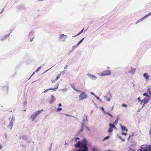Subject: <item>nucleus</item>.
<instances>
[{
  "label": "nucleus",
  "instance_id": "obj_1",
  "mask_svg": "<svg viewBox=\"0 0 151 151\" xmlns=\"http://www.w3.org/2000/svg\"><path fill=\"white\" fill-rule=\"evenodd\" d=\"M75 147L81 148L78 149V151H88V148L86 146V139H84L81 142L80 140L75 145Z\"/></svg>",
  "mask_w": 151,
  "mask_h": 151
},
{
  "label": "nucleus",
  "instance_id": "obj_2",
  "mask_svg": "<svg viewBox=\"0 0 151 151\" xmlns=\"http://www.w3.org/2000/svg\"><path fill=\"white\" fill-rule=\"evenodd\" d=\"M10 121L9 124L8 125V127L11 130L13 126V123H14L15 120V117L14 115L10 116L9 118Z\"/></svg>",
  "mask_w": 151,
  "mask_h": 151
},
{
  "label": "nucleus",
  "instance_id": "obj_3",
  "mask_svg": "<svg viewBox=\"0 0 151 151\" xmlns=\"http://www.w3.org/2000/svg\"><path fill=\"white\" fill-rule=\"evenodd\" d=\"M43 111V109H41L40 110H38L31 115L30 117V118L32 120V121H33L37 117V116L39 114H41Z\"/></svg>",
  "mask_w": 151,
  "mask_h": 151
},
{
  "label": "nucleus",
  "instance_id": "obj_4",
  "mask_svg": "<svg viewBox=\"0 0 151 151\" xmlns=\"http://www.w3.org/2000/svg\"><path fill=\"white\" fill-rule=\"evenodd\" d=\"M67 37L68 36L67 35H64L62 33H60L59 35L58 39L61 42H65Z\"/></svg>",
  "mask_w": 151,
  "mask_h": 151
},
{
  "label": "nucleus",
  "instance_id": "obj_5",
  "mask_svg": "<svg viewBox=\"0 0 151 151\" xmlns=\"http://www.w3.org/2000/svg\"><path fill=\"white\" fill-rule=\"evenodd\" d=\"M138 151H149L148 145H143L141 146Z\"/></svg>",
  "mask_w": 151,
  "mask_h": 151
},
{
  "label": "nucleus",
  "instance_id": "obj_6",
  "mask_svg": "<svg viewBox=\"0 0 151 151\" xmlns=\"http://www.w3.org/2000/svg\"><path fill=\"white\" fill-rule=\"evenodd\" d=\"M111 74V70H105L103 71L99 74V75L101 76H109Z\"/></svg>",
  "mask_w": 151,
  "mask_h": 151
},
{
  "label": "nucleus",
  "instance_id": "obj_7",
  "mask_svg": "<svg viewBox=\"0 0 151 151\" xmlns=\"http://www.w3.org/2000/svg\"><path fill=\"white\" fill-rule=\"evenodd\" d=\"M149 100V98H145L141 101V104H142V103H144V104H147L148 103Z\"/></svg>",
  "mask_w": 151,
  "mask_h": 151
},
{
  "label": "nucleus",
  "instance_id": "obj_8",
  "mask_svg": "<svg viewBox=\"0 0 151 151\" xmlns=\"http://www.w3.org/2000/svg\"><path fill=\"white\" fill-rule=\"evenodd\" d=\"M55 99V98L53 95H51L50 96V99L49 101V103L51 104L53 103Z\"/></svg>",
  "mask_w": 151,
  "mask_h": 151
},
{
  "label": "nucleus",
  "instance_id": "obj_9",
  "mask_svg": "<svg viewBox=\"0 0 151 151\" xmlns=\"http://www.w3.org/2000/svg\"><path fill=\"white\" fill-rule=\"evenodd\" d=\"M87 75L89 76L90 77L91 79L93 80H95L97 78V77L96 76H94L93 75H91L90 74V73H88L87 74Z\"/></svg>",
  "mask_w": 151,
  "mask_h": 151
},
{
  "label": "nucleus",
  "instance_id": "obj_10",
  "mask_svg": "<svg viewBox=\"0 0 151 151\" xmlns=\"http://www.w3.org/2000/svg\"><path fill=\"white\" fill-rule=\"evenodd\" d=\"M143 76L146 79V80L149 79V76L148 73H144L143 74Z\"/></svg>",
  "mask_w": 151,
  "mask_h": 151
},
{
  "label": "nucleus",
  "instance_id": "obj_11",
  "mask_svg": "<svg viewBox=\"0 0 151 151\" xmlns=\"http://www.w3.org/2000/svg\"><path fill=\"white\" fill-rule=\"evenodd\" d=\"M107 95L109 97V98H108V99H107V100L108 102H109L110 101V98H111L112 97L111 94V93L110 92H109L107 93Z\"/></svg>",
  "mask_w": 151,
  "mask_h": 151
},
{
  "label": "nucleus",
  "instance_id": "obj_12",
  "mask_svg": "<svg viewBox=\"0 0 151 151\" xmlns=\"http://www.w3.org/2000/svg\"><path fill=\"white\" fill-rule=\"evenodd\" d=\"M150 15H151V12L145 15L144 17H143V18L144 19L147 18Z\"/></svg>",
  "mask_w": 151,
  "mask_h": 151
},
{
  "label": "nucleus",
  "instance_id": "obj_13",
  "mask_svg": "<svg viewBox=\"0 0 151 151\" xmlns=\"http://www.w3.org/2000/svg\"><path fill=\"white\" fill-rule=\"evenodd\" d=\"M10 35V33H9L8 34H7L6 35H5L4 37H3L1 39V40L3 41V40H5L7 37H8Z\"/></svg>",
  "mask_w": 151,
  "mask_h": 151
},
{
  "label": "nucleus",
  "instance_id": "obj_14",
  "mask_svg": "<svg viewBox=\"0 0 151 151\" xmlns=\"http://www.w3.org/2000/svg\"><path fill=\"white\" fill-rule=\"evenodd\" d=\"M121 127L122 131L124 130L127 132L128 131V129L125 127L121 125Z\"/></svg>",
  "mask_w": 151,
  "mask_h": 151
},
{
  "label": "nucleus",
  "instance_id": "obj_15",
  "mask_svg": "<svg viewBox=\"0 0 151 151\" xmlns=\"http://www.w3.org/2000/svg\"><path fill=\"white\" fill-rule=\"evenodd\" d=\"M135 70V69L131 67V70L130 71V73H131L132 74H134V73Z\"/></svg>",
  "mask_w": 151,
  "mask_h": 151
},
{
  "label": "nucleus",
  "instance_id": "obj_16",
  "mask_svg": "<svg viewBox=\"0 0 151 151\" xmlns=\"http://www.w3.org/2000/svg\"><path fill=\"white\" fill-rule=\"evenodd\" d=\"M25 8V7L24 5H22L18 7V9H24Z\"/></svg>",
  "mask_w": 151,
  "mask_h": 151
},
{
  "label": "nucleus",
  "instance_id": "obj_17",
  "mask_svg": "<svg viewBox=\"0 0 151 151\" xmlns=\"http://www.w3.org/2000/svg\"><path fill=\"white\" fill-rule=\"evenodd\" d=\"M79 99L80 101L83 100V95L80 94L79 97Z\"/></svg>",
  "mask_w": 151,
  "mask_h": 151
},
{
  "label": "nucleus",
  "instance_id": "obj_18",
  "mask_svg": "<svg viewBox=\"0 0 151 151\" xmlns=\"http://www.w3.org/2000/svg\"><path fill=\"white\" fill-rule=\"evenodd\" d=\"M28 138V136L25 135H22V138L24 140L27 139Z\"/></svg>",
  "mask_w": 151,
  "mask_h": 151
},
{
  "label": "nucleus",
  "instance_id": "obj_19",
  "mask_svg": "<svg viewBox=\"0 0 151 151\" xmlns=\"http://www.w3.org/2000/svg\"><path fill=\"white\" fill-rule=\"evenodd\" d=\"M71 87L74 90L78 92L80 91H79L78 90H77L76 88H75L74 85H71Z\"/></svg>",
  "mask_w": 151,
  "mask_h": 151
},
{
  "label": "nucleus",
  "instance_id": "obj_20",
  "mask_svg": "<svg viewBox=\"0 0 151 151\" xmlns=\"http://www.w3.org/2000/svg\"><path fill=\"white\" fill-rule=\"evenodd\" d=\"M143 20H144V19L142 17V18L139 19V20H138V21H137V22H136V24H137L138 23L141 22Z\"/></svg>",
  "mask_w": 151,
  "mask_h": 151
},
{
  "label": "nucleus",
  "instance_id": "obj_21",
  "mask_svg": "<svg viewBox=\"0 0 151 151\" xmlns=\"http://www.w3.org/2000/svg\"><path fill=\"white\" fill-rule=\"evenodd\" d=\"M78 46L77 45H74L72 47V50L73 51L75 50L76 47H77Z\"/></svg>",
  "mask_w": 151,
  "mask_h": 151
},
{
  "label": "nucleus",
  "instance_id": "obj_22",
  "mask_svg": "<svg viewBox=\"0 0 151 151\" xmlns=\"http://www.w3.org/2000/svg\"><path fill=\"white\" fill-rule=\"evenodd\" d=\"M109 126L110 127L113 128H115V126L114 125V124H109Z\"/></svg>",
  "mask_w": 151,
  "mask_h": 151
},
{
  "label": "nucleus",
  "instance_id": "obj_23",
  "mask_svg": "<svg viewBox=\"0 0 151 151\" xmlns=\"http://www.w3.org/2000/svg\"><path fill=\"white\" fill-rule=\"evenodd\" d=\"M68 90V89L67 88H64L63 89H60V91H62L63 92H66Z\"/></svg>",
  "mask_w": 151,
  "mask_h": 151
},
{
  "label": "nucleus",
  "instance_id": "obj_24",
  "mask_svg": "<svg viewBox=\"0 0 151 151\" xmlns=\"http://www.w3.org/2000/svg\"><path fill=\"white\" fill-rule=\"evenodd\" d=\"M84 30V28L79 33H78L74 37H76L79 35L81 34L83 32V30Z\"/></svg>",
  "mask_w": 151,
  "mask_h": 151
},
{
  "label": "nucleus",
  "instance_id": "obj_25",
  "mask_svg": "<svg viewBox=\"0 0 151 151\" xmlns=\"http://www.w3.org/2000/svg\"><path fill=\"white\" fill-rule=\"evenodd\" d=\"M113 131V129L112 128L110 127L108 131V132L109 133Z\"/></svg>",
  "mask_w": 151,
  "mask_h": 151
},
{
  "label": "nucleus",
  "instance_id": "obj_26",
  "mask_svg": "<svg viewBox=\"0 0 151 151\" xmlns=\"http://www.w3.org/2000/svg\"><path fill=\"white\" fill-rule=\"evenodd\" d=\"M60 74H59L55 78V81H57L59 78L60 77Z\"/></svg>",
  "mask_w": 151,
  "mask_h": 151
},
{
  "label": "nucleus",
  "instance_id": "obj_27",
  "mask_svg": "<svg viewBox=\"0 0 151 151\" xmlns=\"http://www.w3.org/2000/svg\"><path fill=\"white\" fill-rule=\"evenodd\" d=\"M104 113L105 114H106L107 115L110 116L111 117H113L112 115L111 114H110L108 112H104Z\"/></svg>",
  "mask_w": 151,
  "mask_h": 151
},
{
  "label": "nucleus",
  "instance_id": "obj_28",
  "mask_svg": "<svg viewBox=\"0 0 151 151\" xmlns=\"http://www.w3.org/2000/svg\"><path fill=\"white\" fill-rule=\"evenodd\" d=\"M110 138V137L109 136H107L103 140V141H104L106 139H108Z\"/></svg>",
  "mask_w": 151,
  "mask_h": 151
},
{
  "label": "nucleus",
  "instance_id": "obj_29",
  "mask_svg": "<svg viewBox=\"0 0 151 151\" xmlns=\"http://www.w3.org/2000/svg\"><path fill=\"white\" fill-rule=\"evenodd\" d=\"M88 96L87 94H85L84 95H83V98L84 99H86L87 98H88Z\"/></svg>",
  "mask_w": 151,
  "mask_h": 151
},
{
  "label": "nucleus",
  "instance_id": "obj_30",
  "mask_svg": "<svg viewBox=\"0 0 151 151\" xmlns=\"http://www.w3.org/2000/svg\"><path fill=\"white\" fill-rule=\"evenodd\" d=\"M151 89V87H150L149 88L147 89V92L149 94L151 95V92H150V90Z\"/></svg>",
  "mask_w": 151,
  "mask_h": 151
},
{
  "label": "nucleus",
  "instance_id": "obj_31",
  "mask_svg": "<svg viewBox=\"0 0 151 151\" xmlns=\"http://www.w3.org/2000/svg\"><path fill=\"white\" fill-rule=\"evenodd\" d=\"M85 117L83 119V121L84 122H85V121H87V118L86 116H85Z\"/></svg>",
  "mask_w": 151,
  "mask_h": 151
},
{
  "label": "nucleus",
  "instance_id": "obj_32",
  "mask_svg": "<svg viewBox=\"0 0 151 151\" xmlns=\"http://www.w3.org/2000/svg\"><path fill=\"white\" fill-rule=\"evenodd\" d=\"M143 95L145 96H147L149 98H150V96H149L148 94L147 93H143Z\"/></svg>",
  "mask_w": 151,
  "mask_h": 151
},
{
  "label": "nucleus",
  "instance_id": "obj_33",
  "mask_svg": "<svg viewBox=\"0 0 151 151\" xmlns=\"http://www.w3.org/2000/svg\"><path fill=\"white\" fill-rule=\"evenodd\" d=\"M118 119H116V120L114 122V125L117 124V123H118Z\"/></svg>",
  "mask_w": 151,
  "mask_h": 151
},
{
  "label": "nucleus",
  "instance_id": "obj_34",
  "mask_svg": "<svg viewBox=\"0 0 151 151\" xmlns=\"http://www.w3.org/2000/svg\"><path fill=\"white\" fill-rule=\"evenodd\" d=\"M80 140V139L78 137H77L75 139V142H78V141Z\"/></svg>",
  "mask_w": 151,
  "mask_h": 151
},
{
  "label": "nucleus",
  "instance_id": "obj_35",
  "mask_svg": "<svg viewBox=\"0 0 151 151\" xmlns=\"http://www.w3.org/2000/svg\"><path fill=\"white\" fill-rule=\"evenodd\" d=\"M82 126H81V131H82L83 130V127L84 126V124L83 123H81Z\"/></svg>",
  "mask_w": 151,
  "mask_h": 151
},
{
  "label": "nucleus",
  "instance_id": "obj_36",
  "mask_svg": "<svg viewBox=\"0 0 151 151\" xmlns=\"http://www.w3.org/2000/svg\"><path fill=\"white\" fill-rule=\"evenodd\" d=\"M57 111H60L62 110V109L60 108H58L57 109Z\"/></svg>",
  "mask_w": 151,
  "mask_h": 151
},
{
  "label": "nucleus",
  "instance_id": "obj_37",
  "mask_svg": "<svg viewBox=\"0 0 151 151\" xmlns=\"http://www.w3.org/2000/svg\"><path fill=\"white\" fill-rule=\"evenodd\" d=\"M122 106L123 107H127V105L125 104H123L122 105Z\"/></svg>",
  "mask_w": 151,
  "mask_h": 151
},
{
  "label": "nucleus",
  "instance_id": "obj_38",
  "mask_svg": "<svg viewBox=\"0 0 151 151\" xmlns=\"http://www.w3.org/2000/svg\"><path fill=\"white\" fill-rule=\"evenodd\" d=\"M41 68V66L39 67L35 71V72H37L38 71L40 70Z\"/></svg>",
  "mask_w": 151,
  "mask_h": 151
},
{
  "label": "nucleus",
  "instance_id": "obj_39",
  "mask_svg": "<svg viewBox=\"0 0 151 151\" xmlns=\"http://www.w3.org/2000/svg\"><path fill=\"white\" fill-rule=\"evenodd\" d=\"M148 147L149 151H151V145H148Z\"/></svg>",
  "mask_w": 151,
  "mask_h": 151
},
{
  "label": "nucleus",
  "instance_id": "obj_40",
  "mask_svg": "<svg viewBox=\"0 0 151 151\" xmlns=\"http://www.w3.org/2000/svg\"><path fill=\"white\" fill-rule=\"evenodd\" d=\"M119 137L120 139H121L123 141V142H124L125 141V139H123L122 138V137L121 136H119Z\"/></svg>",
  "mask_w": 151,
  "mask_h": 151
},
{
  "label": "nucleus",
  "instance_id": "obj_41",
  "mask_svg": "<svg viewBox=\"0 0 151 151\" xmlns=\"http://www.w3.org/2000/svg\"><path fill=\"white\" fill-rule=\"evenodd\" d=\"M101 109V110L104 113V112H105L104 111V109L103 107H100Z\"/></svg>",
  "mask_w": 151,
  "mask_h": 151
},
{
  "label": "nucleus",
  "instance_id": "obj_42",
  "mask_svg": "<svg viewBox=\"0 0 151 151\" xmlns=\"http://www.w3.org/2000/svg\"><path fill=\"white\" fill-rule=\"evenodd\" d=\"M58 84L56 86H55V89H58Z\"/></svg>",
  "mask_w": 151,
  "mask_h": 151
},
{
  "label": "nucleus",
  "instance_id": "obj_43",
  "mask_svg": "<svg viewBox=\"0 0 151 151\" xmlns=\"http://www.w3.org/2000/svg\"><path fill=\"white\" fill-rule=\"evenodd\" d=\"M129 151H136V150L130 148Z\"/></svg>",
  "mask_w": 151,
  "mask_h": 151
},
{
  "label": "nucleus",
  "instance_id": "obj_44",
  "mask_svg": "<svg viewBox=\"0 0 151 151\" xmlns=\"http://www.w3.org/2000/svg\"><path fill=\"white\" fill-rule=\"evenodd\" d=\"M122 135H124L125 136H126V135L127 134V133H124V132H122Z\"/></svg>",
  "mask_w": 151,
  "mask_h": 151
},
{
  "label": "nucleus",
  "instance_id": "obj_45",
  "mask_svg": "<svg viewBox=\"0 0 151 151\" xmlns=\"http://www.w3.org/2000/svg\"><path fill=\"white\" fill-rule=\"evenodd\" d=\"M131 135V136L134 137L136 136V135H135L134 133H132Z\"/></svg>",
  "mask_w": 151,
  "mask_h": 151
},
{
  "label": "nucleus",
  "instance_id": "obj_46",
  "mask_svg": "<svg viewBox=\"0 0 151 151\" xmlns=\"http://www.w3.org/2000/svg\"><path fill=\"white\" fill-rule=\"evenodd\" d=\"M65 73L64 71H62L60 72V75L61 74H63Z\"/></svg>",
  "mask_w": 151,
  "mask_h": 151
},
{
  "label": "nucleus",
  "instance_id": "obj_47",
  "mask_svg": "<svg viewBox=\"0 0 151 151\" xmlns=\"http://www.w3.org/2000/svg\"><path fill=\"white\" fill-rule=\"evenodd\" d=\"M145 104H144V103H142V109L144 107Z\"/></svg>",
  "mask_w": 151,
  "mask_h": 151
},
{
  "label": "nucleus",
  "instance_id": "obj_48",
  "mask_svg": "<svg viewBox=\"0 0 151 151\" xmlns=\"http://www.w3.org/2000/svg\"><path fill=\"white\" fill-rule=\"evenodd\" d=\"M4 135V136H5V138L6 139L7 138V134L6 133H5Z\"/></svg>",
  "mask_w": 151,
  "mask_h": 151
},
{
  "label": "nucleus",
  "instance_id": "obj_49",
  "mask_svg": "<svg viewBox=\"0 0 151 151\" xmlns=\"http://www.w3.org/2000/svg\"><path fill=\"white\" fill-rule=\"evenodd\" d=\"M82 42L80 40L79 42L77 44V45L78 46Z\"/></svg>",
  "mask_w": 151,
  "mask_h": 151
},
{
  "label": "nucleus",
  "instance_id": "obj_50",
  "mask_svg": "<svg viewBox=\"0 0 151 151\" xmlns=\"http://www.w3.org/2000/svg\"><path fill=\"white\" fill-rule=\"evenodd\" d=\"M49 91L48 90V89H47L46 90H45L43 92V93H46L47 92V91Z\"/></svg>",
  "mask_w": 151,
  "mask_h": 151
},
{
  "label": "nucleus",
  "instance_id": "obj_51",
  "mask_svg": "<svg viewBox=\"0 0 151 151\" xmlns=\"http://www.w3.org/2000/svg\"><path fill=\"white\" fill-rule=\"evenodd\" d=\"M2 147L3 146L1 144H0V150L2 148Z\"/></svg>",
  "mask_w": 151,
  "mask_h": 151
},
{
  "label": "nucleus",
  "instance_id": "obj_52",
  "mask_svg": "<svg viewBox=\"0 0 151 151\" xmlns=\"http://www.w3.org/2000/svg\"><path fill=\"white\" fill-rule=\"evenodd\" d=\"M137 100H138V101H139V102H141V101L142 100H141L140 99V97H138V98L137 99Z\"/></svg>",
  "mask_w": 151,
  "mask_h": 151
},
{
  "label": "nucleus",
  "instance_id": "obj_53",
  "mask_svg": "<svg viewBox=\"0 0 151 151\" xmlns=\"http://www.w3.org/2000/svg\"><path fill=\"white\" fill-rule=\"evenodd\" d=\"M68 65H65V66L64 67V68L65 69H67L68 67Z\"/></svg>",
  "mask_w": 151,
  "mask_h": 151
},
{
  "label": "nucleus",
  "instance_id": "obj_54",
  "mask_svg": "<svg viewBox=\"0 0 151 151\" xmlns=\"http://www.w3.org/2000/svg\"><path fill=\"white\" fill-rule=\"evenodd\" d=\"M85 94V92L83 91L80 94H82V95H84Z\"/></svg>",
  "mask_w": 151,
  "mask_h": 151
},
{
  "label": "nucleus",
  "instance_id": "obj_55",
  "mask_svg": "<svg viewBox=\"0 0 151 151\" xmlns=\"http://www.w3.org/2000/svg\"><path fill=\"white\" fill-rule=\"evenodd\" d=\"M55 81V80H52V83H53L55 81Z\"/></svg>",
  "mask_w": 151,
  "mask_h": 151
},
{
  "label": "nucleus",
  "instance_id": "obj_56",
  "mask_svg": "<svg viewBox=\"0 0 151 151\" xmlns=\"http://www.w3.org/2000/svg\"><path fill=\"white\" fill-rule=\"evenodd\" d=\"M142 108L141 109H138V110H137V112H139L142 109Z\"/></svg>",
  "mask_w": 151,
  "mask_h": 151
},
{
  "label": "nucleus",
  "instance_id": "obj_57",
  "mask_svg": "<svg viewBox=\"0 0 151 151\" xmlns=\"http://www.w3.org/2000/svg\"><path fill=\"white\" fill-rule=\"evenodd\" d=\"M90 93H91L92 95H93L94 96V95H95V94L93 93V92H90Z\"/></svg>",
  "mask_w": 151,
  "mask_h": 151
},
{
  "label": "nucleus",
  "instance_id": "obj_58",
  "mask_svg": "<svg viewBox=\"0 0 151 151\" xmlns=\"http://www.w3.org/2000/svg\"><path fill=\"white\" fill-rule=\"evenodd\" d=\"M104 98L107 99L108 98H109L106 96H104Z\"/></svg>",
  "mask_w": 151,
  "mask_h": 151
},
{
  "label": "nucleus",
  "instance_id": "obj_59",
  "mask_svg": "<svg viewBox=\"0 0 151 151\" xmlns=\"http://www.w3.org/2000/svg\"><path fill=\"white\" fill-rule=\"evenodd\" d=\"M27 104V102L26 101H25L24 103V104L25 105H26Z\"/></svg>",
  "mask_w": 151,
  "mask_h": 151
},
{
  "label": "nucleus",
  "instance_id": "obj_60",
  "mask_svg": "<svg viewBox=\"0 0 151 151\" xmlns=\"http://www.w3.org/2000/svg\"><path fill=\"white\" fill-rule=\"evenodd\" d=\"M131 137V135H129V138H128V139H128V140H129V139L130 138V137Z\"/></svg>",
  "mask_w": 151,
  "mask_h": 151
},
{
  "label": "nucleus",
  "instance_id": "obj_61",
  "mask_svg": "<svg viewBox=\"0 0 151 151\" xmlns=\"http://www.w3.org/2000/svg\"><path fill=\"white\" fill-rule=\"evenodd\" d=\"M62 104H58V106H62Z\"/></svg>",
  "mask_w": 151,
  "mask_h": 151
},
{
  "label": "nucleus",
  "instance_id": "obj_62",
  "mask_svg": "<svg viewBox=\"0 0 151 151\" xmlns=\"http://www.w3.org/2000/svg\"><path fill=\"white\" fill-rule=\"evenodd\" d=\"M84 38H82L81 40H80V41L81 42H82L83 41V40H84Z\"/></svg>",
  "mask_w": 151,
  "mask_h": 151
},
{
  "label": "nucleus",
  "instance_id": "obj_63",
  "mask_svg": "<svg viewBox=\"0 0 151 151\" xmlns=\"http://www.w3.org/2000/svg\"><path fill=\"white\" fill-rule=\"evenodd\" d=\"M33 38H32V39H31L30 40V42H32L33 41Z\"/></svg>",
  "mask_w": 151,
  "mask_h": 151
},
{
  "label": "nucleus",
  "instance_id": "obj_64",
  "mask_svg": "<svg viewBox=\"0 0 151 151\" xmlns=\"http://www.w3.org/2000/svg\"><path fill=\"white\" fill-rule=\"evenodd\" d=\"M96 99L98 100H99L100 99H99V97H97V98Z\"/></svg>",
  "mask_w": 151,
  "mask_h": 151
}]
</instances>
